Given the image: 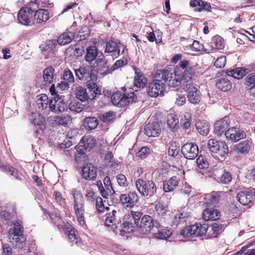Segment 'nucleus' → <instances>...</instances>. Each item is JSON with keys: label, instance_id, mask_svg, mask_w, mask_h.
Returning a JSON list of instances; mask_svg holds the SVG:
<instances>
[{"label": "nucleus", "instance_id": "2eb2a0df", "mask_svg": "<svg viewBox=\"0 0 255 255\" xmlns=\"http://www.w3.org/2000/svg\"><path fill=\"white\" fill-rule=\"evenodd\" d=\"M226 138L232 142H237L246 137V134L243 130L237 127H232L225 132Z\"/></svg>", "mask_w": 255, "mask_h": 255}, {"label": "nucleus", "instance_id": "20e7f679", "mask_svg": "<svg viewBox=\"0 0 255 255\" xmlns=\"http://www.w3.org/2000/svg\"><path fill=\"white\" fill-rule=\"evenodd\" d=\"M72 195L74 198V210L77 216L79 224L81 226L85 225L84 218V199L82 193L77 190H73Z\"/></svg>", "mask_w": 255, "mask_h": 255}, {"label": "nucleus", "instance_id": "8fccbe9b", "mask_svg": "<svg viewBox=\"0 0 255 255\" xmlns=\"http://www.w3.org/2000/svg\"><path fill=\"white\" fill-rule=\"evenodd\" d=\"M178 144V143L174 141L169 142L168 154L170 156L175 157L178 155L179 150V146Z\"/></svg>", "mask_w": 255, "mask_h": 255}, {"label": "nucleus", "instance_id": "5fc2aeb1", "mask_svg": "<svg viewBox=\"0 0 255 255\" xmlns=\"http://www.w3.org/2000/svg\"><path fill=\"white\" fill-rule=\"evenodd\" d=\"M237 148L242 153H248L249 151V146L248 142L245 140L239 143L237 145Z\"/></svg>", "mask_w": 255, "mask_h": 255}, {"label": "nucleus", "instance_id": "9d476101", "mask_svg": "<svg viewBox=\"0 0 255 255\" xmlns=\"http://www.w3.org/2000/svg\"><path fill=\"white\" fill-rule=\"evenodd\" d=\"M49 107L52 112L59 113L65 112L67 105L62 96L56 95L49 101Z\"/></svg>", "mask_w": 255, "mask_h": 255}, {"label": "nucleus", "instance_id": "cd10ccee", "mask_svg": "<svg viewBox=\"0 0 255 255\" xmlns=\"http://www.w3.org/2000/svg\"><path fill=\"white\" fill-rule=\"evenodd\" d=\"M49 12L45 9H40L36 11L34 15V20L37 23L46 21L49 19Z\"/></svg>", "mask_w": 255, "mask_h": 255}, {"label": "nucleus", "instance_id": "ea45409f", "mask_svg": "<svg viewBox=\"0 0 255 255\" xmlns=\"http://www.w3.org/2000/svg\"><path fill=\"white\" fill-rule=\"evenodd\" d=\"M74 38V34L71 32L64 33L59 36L57 39V42L61 45L69 44Z\"/></svg>", "mask_w": 255, "mask_h": 255}, {"label": "nucleus", "instance_id": "864d4df0", "mask_svg": "<svg viewBox=\"0 0 255 255\" xmlns=\"http://www.w3.org/2000/svg\"><path fill=\"white\" fill-rule=\"evenodd\" d=\"M219 140L212 138L209 139L207 143V147L210 151L212 154L215 153L217 152V146L219 143Z\"/></svg>", "mask_w": 255, "mask_h": 255}, {"label": "nucleus", "instance_id": "4d7b16f0", "mask_svg": "<svg viewBox=\"0 0 255 255\" xmlns=\"http://www.w3.org/2000/svg\"><path fill=\"white\" fill-rule=\"evenodd\" d=\"M175 104L178 106L183 105L186 102V97L185 94L180 93V92L177 93L175 96Z\"/></svg>", "mask_w": 255, "mask_h": 255}, {"label": "nucleus", "instance_id": "bf43d9fd", "mask_svg": "<svg viewBox=\"0 0 255 255\" xmlns=\"http://www.w3.org/2000/svg\"><path fill=\"white\" fill-rule=\"evenodd\" d=\"M115 119V114L113 112L109 111L104 114L101 118V120L104 123H109L113 121Z\"/></svg>", "mask_w": 255, "mask_h": 255}, {"label": "nucleus", "instance_id": "de8ad7c7", "mask_svg": "<svg viewBox=\"0 0 255 255\" xmlns=\"http://www.w3.org/2000/svg\"><path fill=\"white\" fill-rule=\"evenodd\" d=\"M229 152V148L227 144L223 141H220L217 146V152L215 154H218L221 156H224Z\"/></svg>", "mask_w": 255, "mask_h": 255}, {"label": "nucleus", "instance_id": "c9c22d12", "mask_svg": "<svg viewBox=\"0 0 255 255\" xmlns=\"http://www.w3.org/2000/svg\"><path fill=\"white\" fill-rule=\"evenodd\" d=\"M97 55L98 50L95 46H88L86 48V54L85 56V59L88 62H91L96 59Z\"/></svg>", "mask_w": 255, "mask_h": 255}, {"label": "nucleus", "instance_id": "338daca9", "mask_svg": "<svg viewBox=\"0 0 255 255\" xmlns=\"http://www.w3.org/2000/svg\"><path fill=\"white\" fill-rule=\"evenodd\" d=\"M189 216V214L188 213L184 212V211L181 212V210H180L179 213L175 216V219L177 220V221L182 222L185 221Z\"/></svg>", "mask_w": 255, "mask_h": 255}, {"label": "nucleus", "instance_id": "b1692460", "mask_svg": "<svg viewBox=\"0 0 255 255\" xmlns=\"http://www.w3.org/2000/svg\"><path fill=\"white\" fill-rule=\"evenodd\" d=\"M97 175V168L91 164H86L82 169V177L86 180H94Z\"/></svg>", "mask_w": 255, "mask_h": 255}, {"label": "nucleus", "instance_id": "09e8293b", "mask_svg": "<svg viewBox=\"0 0 255 255\" xmlns=\"http://www.w3.org/2000/svg\"><path fill=\"white\" fill-rule=\"evenodd\" d=\"M76 96L77 99L82 102H86L88 100V93L86 92V89L82 87H78L77 88Z\"/></svg>", "mask_w": 255, "mask_h": 255}, {"label": "nucleus", "instance_id": "c756f323", "mask_svg": "<svg viewBox=\"0 0 255 255\" xmlns=\"http://www.w3.org/2000/svg\"><path fill=\"white\" fill-rule=\"evenodd\" d=\"M247 72L246 69L241 67L234 68L231 70H228L226 74L228 76L232 77L234 78L240 79L246 76Z\"/></svg>", "mask_w": 255, "mask_h": 255}, {"label": "nucleus", "instance_id": "aec40b11", "mask_svg": "<svg viewBox=\"0 0 255 255\" xmlns=\"http://www.w3.org/2000/svg\"><path fill=\"white\" fill-rule=\"evenodd\" d=\"M229 126V119L228 117H225L222 120L217 121L214 125V132L218 136H221Z\"/></svg>", "mask_w": 255, "mask_h": 255}, {"label": "nucleus", "instance_id": "f257e3e1", "mask_svg": "<svg viewBox=\"0 0 255 255\" xmlns=\"http://www.w3.org/2000/svg\"><path fill=\"white\" fill-rule=\"evenodd\" d=\"M9 242L16 249L25 250L26 248V239L23 236V227L21 220L13 222V227L8 230Z\"/></svg>", "mask_w": 255, "mask_h": 255}, {"label": "nucleus", "instance_id": "dca6fc26", "mask_svg": "<svg viewBox=\"0 0 255 255\" xmlns=\"http://www.w3.org/2000/svg\"><path fill=\"white\" fill-rule=\"evenodd\" d=\"M183 87V89L186 91L188 100L190 103L197 104L200 101V92L195 87L191 84L188 86L184 85Z\"/></svg>", "mask_w": 255, "mask_h": 255}, {"label": "nucleus", "instance_id": "7c9ffc66", "mask_svg": "<svg viewBox=\"0 0 255 255\" xmlns=\"http://www.w3.org/2000/svg\"><path fill=\"white\" fill-rule=\"evenodd\" d=\"M178 178L175 176L172 177L168 181L164 182L163 189L165 192H171L178 185Z\"/></svg>", "mask_w": 255, "mask_h": 255}, {"label": "nucleus", "instance_id": "a19ab883", "mask_svg": "<svg viewBox=\"0 0 255 255\" xmlns=\"http://www.w3.org/2000/svg\"><path fill=\"white\" fill-rule=\"evenodd\" d=\"M167 123L169 128L173 131L176 130L178 127L179 121L177 117L175 114H169L167 117Z\"/></svg>", "mask_w": 255, "mask_h": 255}, {"label": "nucleus", "instance_id": "6e6d98bb", "mask_svg": "<svg viewBox=\"0 0 255 255\" xmlns=\"http://www.w3.org/2000/svg\"><path fill=\"white\" fill-rule=\"evenodd\" d=\"M0 168L3 171L10 173L12 176H13L16 179H18L19 174L16 170L11 166H6L1 165Z\"/></svg>", "mask_w": 255, "mask_h": 255}, {"label": "nucleus", "instance_id": "e2e57ef3", "mask_svg": "<svg viewBox=\"0 0 255 255\" xmlns=\"http://www.w3.org/2000/svg\"><path fill=\"white\" fill-rule=\"evenodd\" d=\"M226 63V57L221 56L218 57L214 62V66L217 68H222L225 67Z\"/></svg>", "mask_w": 255, "mask_h": 255}, {"label": "nucleus", "instance_id": "13d9d810", "mask_svg": "<svg viewBox=\"0 0 255 255\" xmlns=\"http://www.w3.org/2000/svg\"><path fill=\"white\" fill-rule=\"evenodd\" d=\"M63 79L69 83L74 82V77L72 72L69 69H66L63 74Z\"/></svg>", "mask_w": 255, "mask_h": 255}, {"label": "nucleus", "instance_id": "f3484780", "mask_svg": "<svg viewBox=\"0 0 255 255\" xmlns=\"http://www.w3.org/2000/svg\"><path fill=\"white\" fill-rule=\"evenodd\" d=\"M159 124L158 118L154 119L152 123H149L145 126L144 134L148 137H157L158 136Z\"/></svg>", "mask_w": 255, "mask_h": 255}, {"label": "nucleus", "instance_id": "c85d7f7f", "mask_svg": "<svg viewBox=\"0 0 255 255\" xmlns=\"http://www.w3.org/2000/svg\"><path fill=\"white\" fill-rule=\"evenodd\" d=\"M53 124L58 126H66L71 123L72 119L68 115H61L51 118Z\"/></svg>", "mask_w": 255, "mask_h": 255}, {"label": "nucleus", "instance_id": "4c0bfd02", "mask_svg": "<svg viewBox=\"0 0 255 255\" xmlns=\"http://www.w3.org/2000/svg\"><path fill=\"white\" fill-rule=\"evenodd\" d=\"M142 214L140 212L131 211L129 214L126 215L124 217L130 222L133 223L136 227H138L139 220L141 217Z\"/></svg>", "mask_w": 255, "mask_h": 255}, {"label": "nucleus", "instance_id": "bb28decb", "mask_svg": "<svg viewBox=\"0 0 255 255\" xmlns=\"http://www.w3.org/2000/svg\"><path fill=\"white\" fill-rule=\"evenodd\" d=\"M86 86L89 90L88 93V100H95L97 96L101 95V90L98 87L95 82L88 84Z\"/></svg>", "mask_w": 255, "mask_h": 255}, {"label": "nucleus", "instance_id": "39448f33", "mask_svg": "<svg viewBox=\"0 0 255 255\" xmlns=\"http://www.w3.org/2000/svg\"><path fill=\"white\" fill-rule=\"evenodd\" d=\"M76 77L79 80L84 81L86 84H91L96 82L97 76L93 71L92 69L89 66H82L79 68L75 70Z\"/></svg>", "mask_w": 255, "mask_h": 255}, {"label": "nucleus", "instance_id": "052dcab7", "mask_svg": "<svg viewBox=\"0 0 255 255\" xmlns=\"http://www.w3.org/2000/svg\"><path fill=\"white\" fill-rule=\"evenodd\" d=\"M85 197L87 200L90 202L93 203L95 201H96V199L98 198L96 197L95 193L92 190V189H87L86 190Z\"/></svg>", "mask_w": 255, "mask_h": 255}, {"label": "nucleus", "instance_id": "49530a36", "mask_svg": "<svg viewBox=\"0 0 255 255\" xmlns=\"http://www.w3.org/2000/svg\"><path fill=\"white\" fill-rule=\"evenodd\" d=\"M48 102V97L46 94H42L37 97V106L39 109L43 110L46 109Z\"/></svg>", "mask_w": 255, "mask_h": 255}, {"label": "nucleus", "instance_id": "a878e982", "mask_svg": "<svg viewBox=\"0 0 255 255\" xmlns=\"http://www.w3.org/2000/svg\"><path fill=\"white\" fill-rule=\"evenodd\" d=\"M190 5L193 7H195V10L198 11L202 10L210 11L211 8L209 3L203 1L201 0H192L190 1Z\"/></svg>", "mask_w": 255, "mask_h": 255}, {"label": "nucleus", "instance_id": "37998d69", "mask_svg": "<svg viewBox=\"0 0 255 255\" xmlns=\"http://www.w3.org/2000/svg\"><path fill=\"white\" fill-rule=\"evenodd\" d=\"M85 105L77 100H74L72 101L69 104V109L72 112H74L77 113L81 112L84 108Z\"/></svg>", "mask_w": 255, "mask_h": 255}, {"label": "nucleus", "instance_id": "680f3d73", "mask_svg": "<svg viewBox=\"0 0 255 255\" xmlns=\"http://www.w3.org/2000/svg\"><path fill=\"white\" fill-rule=\"evenodd\" d=\"M196 163L200 169L207 168L209 166L208 161L202 155H200L198 157L196 160Z\"/></svg>", "mask_w": 255, "mask_h": 255}, {"label": "nucleus", "instance_id": "6e6552de", "mask_svg": "<svg viewBox=\"0 0 255 255\" xmlns=\"http://www.w3.org/2000/svg\"><path fill=\"white\" fill-rule=\"evenodd\" d=\"M135 185L139 193L144 197L151 196L156 190L154 183L150 180L139 179L136 181Z\"/></svg>", "mask_w": 255, "mask_h": 255}, {"label": "nucleus", "instance_id": "4be33fe9", "mask_svg": "<svg viewBox=\"0 0 255 255\" xmlns=\"http://www.w3.org/2000/svg\"><path fill=\"white\" fill-rule=\"evenodd\" d=\"M32 14L27 8L22 7L19 11L17 17L20 23L23 25H28L30 24L32 19Z\"/></svg>", "mask_w": 255, "mask_h": 255}, {"label": "nucleus", "instance_id": "423d86ee", "mask_svg": "<svg viewBox=\"0 0 255 255\" xmlns=\"http://www.w3.org/2000/svg\"><path fill=\"white\" fill-rule=\"evenodd\" d=\"M136 98L133 92L125 93L123 95L121 92H117L113 94L111 98L113 105L118 107H125L132 103Z\"/></svg>", "mask_w": 255, "mask_h": 255}, {"label": "nucleus", "instance_id": "3c124183", "mask_svg": "<svg viewBox=\"0 0 255 255\" xmlns=\"http://www.w3.org/2000/svg\"><path fill=\"white\" fill-rule=\"evenodd\" d=\"M55 42L54 40H49L46 42L42 50L44 55L49 56L54 52Z\"/></svg>", "mask_w": 255, "mask_h": 255}, {"label": "nucleus", "instance_id": "f8f14e48", "mask_svg": "<svg viewBox=\"0 0 255 255\" xmlns=\"http://www.w3.org/2000/svg\"><path fill=\"white\" fill-rule=\"evenodd\" d=\"M181 152L185 158L189 159H193L197 156L199 149L196 144L187 143L182 146Z\"/></svg>", "mask_w": 255, "mask_h": 255}, {"label": "nucleus", "instance_id": "1a4fd4ad", "mask_svg": "<svg viewBox=\"0 0 255 255\" xmlns=\"http://www.w3.org/2000/svg\"><path fill=\"white\" fill-rule=\"evenodd\" d=\"M178 65L184 71L182 72L181 77L182 78L183 86H188L192 84V78L194 75V69L190 65L188 61L183 60L179 62ZM181 75V74H180Z\"/></svg>", "mask_w": 255, "mask_h": 255}, {"label": "nucleus", "instance_id": "c03bdc74", "mask_svg": "<svg viewBox=\"0 0 255 255\" xmlns=\"http://www.w3.org/2000/svg\"><path fill=\"white\" fill-rule=\"evenodd\" d=\"M84 124L86 128L91 130L96 128L99 122L96 117H89L85 119Z\"/></svg>", "mask_w": 255, "mask_h": 255}, {"label": "nucleus", "instance_id": "473e14b6", "mask_svg": "<svg viewBox=\"0 0 255 255\" xmlns=\"http://www.w3.org/2000/svg\"><path fill=\"white\" fill-rule=\"evenodd\" d=\"M217 87L221 90L226 92L232 88V84L230 80L227 77L219 79L216 83Z\"/></svg>", "mask_w": 255, "mask_h": 255}, {"label": "nucleus", "instance_id": "6ab92c4d", "mask_svg": "<svg viewBox=\"0 0 255 255\" xmlns=\"http://www.w3.org/2000/svg\"><path fill=\"white\" fill-rule=\"evenodd\" d=\"M96 144V140L92 136H85L82 138L80 141L78 146L81 147L82 148L80 151L82 154H84L83 150L90 151L93 148Z\"/></svg>", "mask_w": 255, "mask_h": 255}, {"label": "nucleus", "instance_id": "e433bc0d", "mask_svg": "<svg viewBox=\"0 0 255 255\" xmlns=\"http://www.w3.org/2000/svg\"><path fill=\"white\" fill-rule=\"evenodd\" d=\"M67 229H70L68 231V235L69 241L72 243L73 245L75 244L79 246L81 244V239L78 236L77 231L74 228H67Z\"/></svg>", "mask_w": 255, "mask_h": 255}, {"label": "nucleus", "instance_id": "f03ea898", "mask_svg": "<svg viewBox=\"0 0 255 255\" xmlns=\"http://www.w3.org/2000/svg\"><path fill=\"white\" fill-rule=\"evenodd\" d=\"M179 68L176 67L174 72H170L168 69L161 73L162 80H160V97L163 96V91H166L168 87H176L180 85L183 86L182 78L179 72Z\"/></svg>", "mask_w": 255, "mask_h": 255}, {"label": "nucleus", "instance_id": "2f4dec72", "mask_svg": "<svg viewBox=\"0 0 255 255\" xmlns=\"http://www.w3.org/2000/svg\"><path fill=\"white\" fill-rule=\"evenodd\" d=\"M128 219H126L125 217H124L123 221V227L121 230L120 235L122 236H125L128 234L132 233L136 227L133 225V223L128 221Z\"/></svg>", "mask_w": 255, "mask_h": 255}, {"label": "nucleus", "instance_id": "ddd939ff", "mask_svg": "<svg viewBox=\"0 0 255 255\" xmlns=\"http://www.w3.org/2000/svg\"><path fill=\"white\" fill-rule=\"evenodd\" d=\"M120 201L125 207L130 208L137 203L138 196L135 191H132L128 194L121 195Z\"/></svg>", "mask_w": 255, "mask_h": 255}, {"label": "nucleus", "instance_id": "0e129e2a", "mask_svg": "<svg viewBox=\"0 0 255 255\" xmlns=\"http://www.w3.org/2000/svg\"><path fill=\"white\" fill-rule=\"evenodd\" d=\"M104 183L107 192H108L109 194H113L115 193V191L111 185L110 178L109 177L106 176L104 178Z\"/></svg>", "mask_w": 255, "mask_h": 255}, {"label": "nucleus", "instance_id": "f704fd0d", "mask_svg": "<svg viewBox=\"0 0 255 255\" xmlns=\"http://www.w3.org/2000/svg\"><path fill=\"white\" fill-rule=\"evenodd\" d=\"M159 81L155 79L149 83L147 89V93L150 97H156L158 96Z\"/></svg>", "mask_w": 255, "mask_h": 255}, {"label": "nucleus", "instance_id": "393cba45", "mask_svg": "<svg viewBox=\"0 0 255 255\" xmlns=\"http://www.w3.org/2000/svg\"><path fill=\"white\" fill-rule=\"evenodd\" d=\"M237 197L239 202L244 206L252 204L254 202V198L252 197L249 191L240 192L237 194Z\"/></svg>", "mask_w": 255, "mask_h": 255}, {"label": "nucleus", "instance_id": "603ef678", "mask_svg": "<svg viewBox=\"0 0 255 255\" xmlns=\"http://www.w3.org/2000/svg\"><path fill=\"white\" fill-rule=\"evenodd\" d=\"M220 172L221 175H219L217 177L220 182L224 184H228L231 181L232 176L230 172H226L225 170H222Z\"/></svg>", "mask_w": 255, "mask_h": 255}, {"label": "nucleus", "instance_id": "a211bd4d", "mask_svg": "<svg viewBox=\"0 0 255 255\" xmlns=\"http://www.w3.org/2000/svg\"><path fill=\"white\" fill-rule=\"evenodd\" d=\"M30 120L31 124L35 127L36 132L40 133V131H43L45 128L44 124L45 120L43 116L36 113H32L30 116Z\"/></svg>", "mask_w": 255, "mask_h": 255}, {"label": "nucleus", "instance_id": "412c9836", "mask_svg": "<svg viewBox=\"0 0 255 255\" xmlns=\"http://www.w3.org/2000/svg\"><path fill=\"white\" fill-rule=\"evenodd\" d=\"M133 69L135 72L134 87L135 88L134 90L136 91L138 89L143 88L145 87L147 80L138 68L134 67Z\"/></svg>", "mask_w": 255, "mask_h": 255}, {"label": "nucleus", "instance_id": "79ce46f5", "mask_svg": "<svg viewBox=\"0 0 255 255\" xmlns=\"http://www.w3.org/2000/svg\"><path fill=\"white\" fill-rule=\"evenodd\" d=\"M55 70L52 67H49L43 71V77L46 84H50L53 81Z\"/></svg>", "mask_w": 255, "mask_h": 255}, {"label": "nucleus", "instance_id": "774afa93", "mask_svg": "<svg viewBox=\"0 0 255 255\" xmlns=\"http://www.w3.org/2000/svg\"><path fill=\"white\" fill-rule=\"evenodd\" d=\"M172 234L171 229H160V240H167Z\"/></svg>", "mask_w": 255, "mask_h": 255}, {"label": "nucleus", "instance_id": "58836bf2", "mask_svg": "<svg viewBox=\"0 0 255 255\" xmlns=\"http://www.w3.org/2000/svg\"><path fill=\"white\" fill-rule=\"evenodd\" d=\"M220 195L219 193L213 192L211 194L207 195L205 197L206 200V204L208 206H215V205L219 201Z\"/></svg>", "mask_w": 255, "mask_h": 255}, {"label": "nucleus", "instance_id": "9b49d317", "mask_svg": "<svg viewBox=\"0 0 255 255\" xmlns=\"http://www.w3.org/2000/svg\"><path fill=\"white\" fill-rule=\"evenodd\" d=\"M121 212L120 210H113L112 212L106 214L105 224L107 227H111L115 232L118 228V225L121 223Z\"/></svg>", "mask_w": 255, "mask_h": 255}, {"label": "nucleus", "instance_id": "7ed1b4c3", "mask_svg": "<svg viewBox=\"0 0 255 255\" xmlns=\"http://www.w3.org/2000/svg\"><path fill=\"white\" fill-rule=\"evenodd\" d=\"M137 229L141 235H147L151 233L155 238L159 239V230L154 226L153 219L150 216L144 215L142 217Z\"/></svg>", "mask_w": 255, "mask_h": 255}, {"label": "nucleus", "instance_id": "4468645a", "mask_svg": "<svg viewBox=\"0 0 255 255\" xmlns=\"http://www.w3.org/2000/svg\"><path fill=\"white\" fill-rule=\"evenodd\" d=\"M125 49V46L120 42L111 40L106 44L105 52L112 53L113 56L116 57L122 54Z\"/></svg>", "mask_w": 255, "mask_h": 255}, {"label": "nucleus", "instance_id": "72a5a7b5", "mask_svg": "<svg viewBox=\"0 0 255 255\" xmlns=\"http://www.w3.org/2000/svg\"><path fill=\"white\" fill-rule=\"evenodd\" d=\"M196 129L198 132L203 135H207L210 131V125L205 121H197L196 124Z\"/></svg>", "mask_w": 255, "mask_h": 255}, {"label": "nucleus", "instance_id": "5701e85b", "mask_svg": "<svg viewBox=\"0 0 255 255\" xmlns=\"http://www.w3.org/2000/svg\"><path fill=\"white\" fill-rule=\"evenodd\" d=\"M220 217V212L212 206L206 208L202 213V218L205 221L217 220Z\"/></svg>", "mask_w": 255, "mask_h": 255}, {"label": "nucleus", "instance_id": "0eeeda50", "mask_svg": "<svg viewBox=\"0 0 255 255\" xmlns=\"http://www.w3.org/2000/svg\"><path fill=\"white\" fill-rule=\"evenodd\" d=\"M207 230V225L196 224L186 227L181 231L180 234L185 238H188L192 236L201 237L205 235Z\"/></svg>", "mask_w": 255, "mask_h": 255}, {"label": "nucleus", "instance_id": "a18cd8bd", "mask_svg": "<svg viewBox=\"0 0 255 255\" xmlns=\"http://www.w3.org/2000/svg\"><path fill=\"white\" fill-rule=\"evenodd\" d=\"M98 71L100 75L105 76L112 72L111 68H109L108 62L106 60L102 61L98 64Z\"/></svg>", "mask_w": 255, "mask_h": 255}, {"label": "nucleus", "instance_id": "69168bd1", "mask_svg": "<svg viewBox=\"0 0 255 255\" xmlns=\"http://www.w3.org/2000/svg\"><path fill=\"white\" fill-rule=\"evenodd\" d=\"M96 209L100 212L104 211V210L106 209L108 210L109 207H105L103 204V199L102 198L99 197L96 199Z\"/></svg>", "mask_w": 255, "mask_h": 255}]
</instances>
